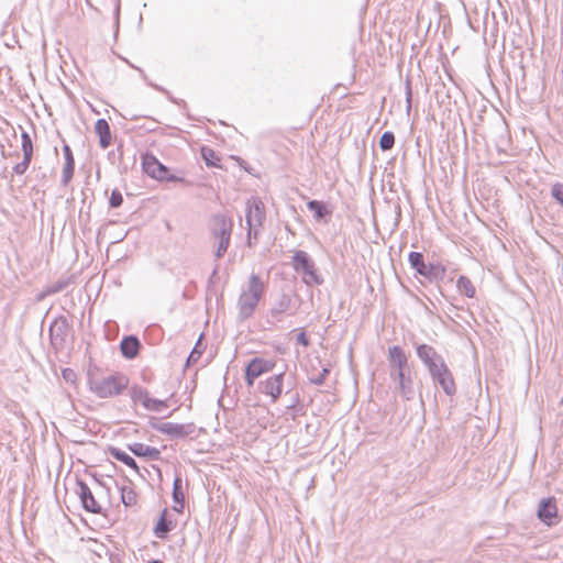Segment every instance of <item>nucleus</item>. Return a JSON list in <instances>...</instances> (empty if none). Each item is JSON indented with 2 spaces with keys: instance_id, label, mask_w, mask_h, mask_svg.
I'll list each match as a JSON object with an SVG mask.
<instances>
[{
  "instance_id": "dca6fc26",
  "label": "nucleus",
  "mask_w": 563,
  "mask_h": 563,
  "mask_svg": "<svg viewBox=\"0 0 563 563\" xmlns=\"http://www.w3.org/2000/svg\"><path fill=\"white\" fill-rule=\"evenodd\" d=\"M394 379L397 380V389L400 394V396L405 400H412L415 398L416 391H415V385H413V378L411 375V372L399 374L391 376Z\"/></svg>"
},
{
  "instance_id": "2eb2a0df",
  "label": "nucleus",
  "mask_w": 563,
  "mask_h": 563,
  "mask_svg": "<svg viewBox=\"0 0 563 563\" xmlns=\"http://www.w3.org/2000/svg\"><path fill=\"white\" fill-rule=\"evenodd\" d=\"M537 516L541 522L551 527L558 518V507L554 497L542 498L539 503Z\"/></svg>"
},
{
  "instance_id": "c9c22d12",
  "label": "nucleus",
  "mask_w": 563,
  "mask_h": 563,
  "mask_svg": "<svg viewBox=\"0 0 563 563\" xmlns=\"http://www.w3.org/2000/svg\"><path fill=\"white\" fill-rule=\"evenodd\" d=\"M123 203V195L122 192L115 188L111 191L109 197V206L110 208L117 209L120 208Z\"/></svg>"
},
{
  "instance_id": "9b49d317",
  "label": "nucleus",
  "mask_w": 563,
  "mask_h": 563,
  "mask_svg": "<svg viewBox=\"0 0 563 563\" xmlns=\"http://www.w3.org/2000/svg\"><path fill=\"white\" fill-rule=\"evenodd\" d=\"M76 495L80 499L81 507L90 514H102L101 505L96 500L88 484L81 479L76 478Z\"/></svg>"
},
{
  "instance_id": "f8f14e48",
  "label": "nucleus",
  "mask_w": 563,
  "mask_h": 563,
  "mask_svg": "<svg viewBox=\"0 0 563 563\" xmlns=\"http://www.w3.org/2000/svg\"><path fill=\"white\" fill-rule=\"evenodd\" d=\"M388 362L390 367V376L411 372L408 357L404 349L399 345L388 347Z\"/></svg>"
},
{
  "instance_id": "de8ad7c7",
  "label": "nucleus",
  "mask_w": 563,
  "mask_h": 563,
  "mask_svg": "<svg viewBox=\"0 0 563 563\" xmlns=\"http://www.w3.org/2000/svg\"><path fill=\"white\" fill-rule=\"evenodd\" d=\"M63 377L66 380H71L75 377V373L71 369H69V368H65L63 371Z\"/></svg>"
},
{
  "instance_id": "9d476101",
  "label": "nucleus",
  "mask_w": 563,
  "mask_h": 563,
  "mask_svg": "<svg viewBox=\"0 0 563 563\" xmlns=\"http://www.w3.org/2000/svg\"><path fill=\"white\" fill-rule=\"evenodd\" d=\"M69 322L65 316L56 317L49 325L48 335L52 346L58 351L64 347L69 331Z\"/></svg>"
},
{
  "instance_id": "58836bf2",
  "label": "nucleus",
  "mask_w": 563,
  "mask_h": 563,
  "mask_svg": "<svg viewBox=\"0 0 563 563\" xmlns=\"http://www.w3.org/2000/svg\"><path fill=\"white\" fill-rule=\"evenodd\" d=\"M152 161H153L154 165H156V172H155V176L153 177V179L163 181V176L167 175L168 167L166 165H164L163 163H161L159 161H154V159H152Z\"/></svg>"
},
{
  "instance_id": "09e8293b",
  "label": "nucleus",
  "mask_w": 563,
  "mask_h": 563,
  "mask_svg": "<svg viewBox=\"0 0 563 563\" xmlns=\"http://www.w3.org/2000/svg\"><path fill=\"white\" fill-rule=\"evenodd\" d=\"M21 141H22V143L33 142L31 135L24 130H22V133H21Z\"/></svg>"
},
{
  "instance_id": "5701e85b",
  "label": "nucleus",
  "mask_w": 563,
  "mask_h": 563,
  "mask_svg": "<svg viewBox=\"0 0 563 563\" xmlns=\"http://www.w3.org/2000/svg\"><path fill=\"white\" fill-rule=\"evenodd\" d=\"M172 498L175 504L174 510L179 514L183 512L185 507V494L183 489V479L179 475L174 478Z\"/></svg>"
},
{
  "instance_id": "0eeeda50",
  "label": "nucleus",
  "mask_w": 563,
  "mask_h": 563,
  "mask_svg": "<svg viewBox=\"0 0 563 563\" xmlns=\"http://www.w3.org/2000/svg\"><path fill=\"white\" fill-rule=\"evenodd\" d=\"M150 427L163 434H167L173 439H184L195 432L196 426L190 423H174V422H156L155 418H151Z\"/></svg>"
},
{
  "instance_id": "20e7f679",
  "label": "nucleus",
  "mask_w": 563,
  "mask_h": 563,
  "mask_svg": "<svg viewBox=\"0 0 563 563\" xmlns=\"http://www.w3.org/2000/svg\"><path fill=\"white\" fill-rule=\"evenodd\" d=\"M291 265L298 274L302 275V282L307 286H320L324 283L323 277L318 273L314 261L306 251H296L291 257Z\"/></svg>"
},
{
  "instance_id": "4be33fe9",
  "label": "nucleus",
  "mask_w": 563,
  "mask_h": 563,
  "mask_svg": "<svg viewBox=\"0 0 563 563\" xmlns=\"http://www.w3.org/2000/svg\"><path fill=\"white\" fill-rule=\"evenodd\" d=\"M95 131L99 137V145L106 150L111 145L112 133L110 125L106 119H98L95 124Z\"/></svg>"
},
{
  "instance_id": "a19ab883",
  "label": "nucleus",
  "mask_w": 563,
  "mask_h": 563,
  "mask_svg": "<svg viewBox=\"0 0 563 563\" xmlns=\"http://www.w3.org/2000/svg\"><path fill=\"white\" fill-rule=\"evenodd\" d=\"M31 162L32 161H30V159L23 158L22 162L15 164L13 166V173L16 175H23L27 170Z\"/></svg>"
},
{
  "instance_id": "393cba45",
  "label": "nucleus",
  "mask_w": 563,
  "mask_h": 563,
  "mask_svg": "<svg viewBox=\"0 0 563 563\" xmlns=\"http://www.w3.org/2000/svg\"><path fill=\"white\" fill-rule=\"evenodd\" d=\"M109 453L117 461L123 463L124 465L134 470L135 472H139V466H137L135 460L130 454L124 452L123 450H121L119 448L111 446L109 449Z\"/></svg>"
},
{
  "instance_id": "e433bc0d",
  "label": "nucleus",
  "mask_w": 563,
  "mask_h": 563,
  "mask_svg": "<svg viewBox=\"0 0 563 563\" xmlns=\"http://www.w3.org/2000/svg\"><path fill=\"white\" fill-rule=\"evenodd\" d=\"M551 196L552 198L563 207V184L555 183L551 187Z\"/></svg>"
},
{
  "instance_id": "7c9ffc66",
  "label": "nucleus",
  "mask_w": 563,
  "mask_h": 563,
  "mask_svg": "<svg viewBox=\"0 0 563 563\" xmlns=\"http://www.w3.org/2000/svg\"><path fill=\"white\" fill-rule=\"evenodd\" d=\"M121 501L125 507H131L136 504L137 495L135 490L129 486L120 487Z\"/></svg>"
},
{
  "instance_id": "a878e982",
  "label": "nucleus",
  "mask_w": 563,
  "mask_h": 563,
  "mask_svg": "<svg viewBox=\"0 0 563 563\" xmlns=\"http://www.w3.org/2000/svg\"><path fill=\"white\" fill-rule=\"evenodd\" d=\"M456 288H457V290L461 294H463L467 298H474L475 297L476 289H475L472 280L468 277L464 276V275H461L457 278Z\"/></svg>"
},
{
  "instance_id": "c85d7f7f",
  "label": "nucleus",
  "mask_w": 563,
  "mask_h": 563,
  "mask_svg": "<svg viewBox=\"0 0 563 563\" xmlns=\"http://www.w3.org/2000/svg\"><path fill=\"white\" fill-rule=\"evenodd\" d=\"M151 158L154 161H158L156 156L153 155L152 153L146 152L142 155V169L147 176L153 178L155 176L156 165H154Z\"/></svg>"
},
{
  "instance_id": "a211bd4d",
  "label": "nucleus",
  "mask_w": 563,
  "mask_h": 563,
  "mask_svg": "<svg viewBox=\"0 0 563 563\" xmlns=\"http://www.w3.org/2000/svg\"><path fill=\"white\" fill-rule=\"evenodd\" d=\"M446 268L442 264L429 262L417 274L424 277L431 284H439L444 278Z\"/></svg>"
},
{
  "instance_id": "bb28decb",
  "label": "nucleus",
  "mask_w": 563,
  "mask_h": 563,
  "mask_svg": "<svg viewBox=\"0 0 563 563\" xmlns=\"http://www.w3.org/2000/svg\"><path fill=\"white\" fill-rule=\"evenodd\" d=\"M202 338H203V333L200 334L198 341L196 342L194 349L191 350V352L189 353L187 360H186V366L189 367L191 365H194L200 357L201 355L203 354L205 350H206V345L202 344Z\"/></svg>"
},
{
  "instance_id": "4c0bfd02",
  "label": "nucleus",
  "mask_w": 563,
  "mask_h": 563,
  "mask_svg": "<svg viewBox=\"0 0 563 563\" xmlns=\"http://www.w3.org/2000/svg\"><path fill=\"white\" fill-rule=\"evenodd\" d=\"M405 95H406V112L409 114L412 108V89L411 81L409 78L405 82Z\"/></svg>"
},
{
  "instance_id": "4468645a",
  "label": "nucleus",
  "mask_w": 563,
  "mask_h": 563,
  "mask_svg": "<svg viewBox=\"0 0 563 563\" xmlns=\"http://www.w3.org/2000/svg\"><path fill=\"white\" fill-rule=\"evenodd\" d=\"M285 373L282 372L279 374L273 375L265 380H261L258 383V390L269 396L272 402H276V400L280 397L283 393Z\"/></svg>"
},
{
  "instance_id": "8fccbe9b",
  "label": "nucleus",
  "mask_w": 563,
  "mask_h": 563,
  "mask_svg": "<svg viewBox=\"0 0 563 563\" xmlns=\"http://www.w3.org/2000/svg\"><path fill=\"white\" fill-rule=\"evenodd\" d=\"M91 477L93 478V481H95L98 485H100V486L106 487L107 489H109V487H107V486H106V484H104V483H103V482H102V481L97 476V474H91Z\"/></svg>"
},
{
  "instance_id": "423d86ee",
  "label": "nucleus",
  "mask_w": 563,
  "mask_h": 563,
  "mask_svg": "<svg viewBox=\"0 0 563 563\" xmlns=\"http://www.w3.org/2000/svg\"><path fill=\"white\" fill-rule=\"evenodd\" d=\"M130 397L134 404L140 402L147 411L161 412L168 407L167 399L153 398L145 387L139 385H133L130 388Z\"/></svg>"
},
{
  "instance_id": "49530a36",
  "label": "nucleus",
  "mask_w": 563,
  "mask_h": 563,
  "mask_svg": "<svg viewBox=\"0 0 563 563\" xmlns=\"http://www.w3.org/2000/svg\"><path fill=\"white\" fill-rule=\"evenodd\" d=\"M296 341L299 345L303 346V347H307L309 344H310V341L306 334L305 331H301L297 334L296 336Z\"/></svg>"
},
{
  "instance_id": "f704fd0d",
  "label": "nucleus",
  "mask_w": 563,
  "mask_h": 563,
  "mask_svg": "<svg viewBox=\"0 0 563 563\" xmlns=\"http://www.w3.org/2000/svg\"><path fill=\"white\" fill-rule=\"evenodd\" d=\"M74 173H75V164H64V168L62 172V179H60V183L63 186L66 187L70 183V180L74 177Z\"/></svg>"
},
{
  "instance_id": "c756f323",
  "label": "nucleus",
  "mask_w": 563,
  "mask_h": 563,
  "mask_svg": "<svg viewBox=\"0 0 563 563\" xmlns=\"http://www.w3.org/2000/svg\"><path fill=\"white\" fill-rule=\"evenodd\" d=\"M137 70L140 71V74L142 75L143 79L147 82V85H148V86L153 87L155 90H157V91H159V92L165 93V95L167 96V98H168L173 103H175V104H177V106H181V107H184V108L186 107V102H185L184 100H178V99H176V98H175V97H173V96L170 95V92H169L167 89H165L164 87L158 86V85H156V84H153V82L148 81V80H147V77H146V75H145V73L143 71V69L137 68Z\"/></svg>"
},
{
  "instance_id": "473e14b6",
  "label": "nucleus",
  "mask_w": 563,
  "mask_h": 563,
  "mask_svg": "<svg viewBox=\"0 0 563 563\" xmlns=\"http://www.w3.org/2000/svg\"><path fill=\"white\" fill-rule=\"evenodd\" d=\"M408 262L416 273L420 272L421 268H424L426 265L424 255L421 252H410L408 255Z\"/></svg>"
},
{
  "instance_id": "6e6552de",
  "label": "nucleus",
  "mask_w": 563,
  "mask_h": 563,
  "mask_svg": "<svg viewBox=\"0 0 563 563\" xmlns=\"http://www.w3.org/2000/svg\"><path fill=\"white\" fill-rule=\"evenodd\" d=\"M429 375L432 382L439 385L446 396L452 397L456 394V384L446 363L438 365L429 372Z\"/></svg>"
},
{
  "instance_id": "6e6d98bb",
  "label": "nucleus",
  "mask_w": 563,
  "mask_h": 563,
  "mask_svg": "<svg viewBox=\"0 0 563 563\" xmlns=\"http://www.w3.org/2000/svg\"><path fill=\"white\" fill-rule=\"evenodd\" d=\"M139 117L137 115H132L130 117V120H134V119H137Z\"/></svg>"
},
{
  "instance_id": "c03bdc74",
  "label": "nucleus",
  "mask_w": 563,
  "mask_h": 563,
  "mask_svg": "<svg viewBox=\"0 0 563 563\" xmlns=\"http://www.w3.org/2000/svg\"><path fill=\"white\" fill-rule=\"evenodd\" d=\"M163 181H167V183H176V181H180V183H184L185 179L183 177H179V176H176L175 174H173L170 172V169L168 168L167 170V175L163 176Z\"/></svg>"
},
{
  "instance_id": "ddd939ff",
  "label": "nucleus",
  "mask_w": 563,
  "mask_h": 563,
  "mask_svg": "<svg viewBox=\"0 0 563 563\" xmlns=\"http://www.w3.org/2000/svg\"><path fill=\"white\" fill-rule=\"evenodd\" d=\"M416 353L428 372L435 368L441 363H445L443 356L439 354L435 349L429 344L421 343L416 345Z\"/></svg>"
},
{
  "instance_id": "aec40b11",
  "label": "nucleus",
  "mask_w": 563,
  "mask_h": 563,
  "mask_svg": "<svg viewBox=\"0 0 563 563\" xmlns=\"http://www.w3.org/2000/svg\"><path fill=\"white\" fill-rule=\"evenodd\" d=\"M128 449L137 457H144L150 461L161 460V451L157 448L141 442H134L128 444Z\"/></svg>"
},
{
  "instance_id": "3c124183",
  "label": "nucleus",
  "mask_w": 563,
  "mask_h": 563,
  "mask_svg": "<svg viewBox=\"0 0 563 563\" xmlns=\"http://www.w3.org/2000/svg\"><path fill=\"white\" fill-rule=\"evenodd\" d=\"M260 228H261V227H254V228H253V232H252V240H255V241L257 240V238H258V232H260Z\"/></svg>"
},
{
  "instance_id": "b1692460",
  "label": "nucleus",
  "mask_w": 563,
  "mask_h": 563,
  "mask_svg": "<svg viewBox=\"0 0 563 563\" xmlns=\"http://www.w3.org/2000/svg\"><path fill=\"white\" fill-rule=\"evenodd\" d=\"M307 208L313 213L316 221H321L325 217H330L332 214V210L329 209L328 206L321 200H309L307 202Z\"/></svg>"
},
{
  "instance_id": "79ce46f5",
  "label": "nucleus",
  "mask_w": 563,
  "mask_h": 563,
  "mask_svg": "<svg viewBox=\"0 0 563 563\" xmlns=\"http://www.w3.org/2000/svg\"><path fill=\"white\" fill-rule=\"evenodd\" d=\"M21 148L23 152V158L32 161V158H33V142L21 143Z\"/></svg>"
},
{
  "instance_id": "2f4dec72",
  "label": "nucleus",
  "mask_w": 563,
  "mask_h": 563,
  "mask_svg": "<svg viewBox=\"0 0 563 563\" xmlns=\"http://www.w3.org/2000/svg\"><path fill=\"white\" fill-rule=\"evenodd\" d=\"M201 156L208 167L219 166L220 158L212 148L208 146H202Z\"/></svg>"
},
{
  "instance_id": "39448f33",
  "label": "nucleus",
  "mask_w": 563,
  "mask_h": 563,
  "mask_svg": "<svg viewBox=\"0 0 563 563\" xmlns=\"http://www.w3.org/2000/svg\"><path fill=\"white\" fill-rule=\"evenodd\" d=\"M265 220L264 203L260 199L249 201L245 210V221L247 224L246 243L247 246L254 245L252 241V232L254 227H262Z\"/></svg>"
},
{
  "instance_id": "603ef678",
  "label": "nucleus",
  "mask_w": 563,
  "mask_h": 563,
  "mask_svg": "<svg viewBox=\"0 0 563 563\" xmlns=\"http://www.w3.org/2000/svg\"><path fill=\"white\" fill-rule=\"evenodd\" d=\"M419 401H420L421 408L424 410V400H423L421 391L419 393Z\"/></svg>"
},
{
  "instance_id": "cd10ccee",
  "label": "nucleus",
  "mask_w": 563,
  "mask_h": 563,
  "mask_svg": "<svg viewBox=\"0 0 563 563\" xmlns=\"http://www.w3.org/2000/svg\"><path fill=\"white\" fill-rule=\"evenodd\" d=\"M68 285V280L59 279L44 288V290L38 295V300L43 299L46 296H51L57 292L63 291Z\"/></svg>"
},
{
  "instance_id": "f257e3e1",
  "label": "nucleus",
  "mask_w": 563,
  "mask_h": 563,
  "mask_svg": "<svg viewBox=\"0 0 563 563\" xmlns=\"http://www.w3.org/2000/svg\"><path fill=\"white\" fill-rule=\"evenodd\" d=\"M89 389L99 398H112L121 395L129 386V377L123 373L102 376L99 367L90 365L87 369Z\"/></svg>"
},
{
  "instance_id": "412c9836",
  "label": "nucleus",
  "mask_w": 563,
  "mask_h": 563,
  "mask_svg": "<svg viewBox=\"0 0 563 563\" xmlns=\"http://www.w3.org/2000/svg\"><path fill=\"white\" fill-rule=\"evenodd\" d=\"M291 301L290 295L282 294L269 310L271 317L277 322L282 321V316L290 309Z\"/></svg>"
},
{
  "instance_id": "37998d69",
  "label": "nucleus",
  "mask_w": 563,
  "mask_h": 563,
  "mask_svg": "<svg viewBox=\"0 0 563 563\" xmlns=\"http://www.w3.org/2000/svg\"><path fill=\"white\" fill-rule=\"evenodd\" d=\"M63 154H64V158H65V164H75L73 151H71L70 146L65 142L63 145Z\"/></svg>"
},
{
  "instance_id": "7ed1b4c3",
  "label": "nucleus",
  "mask_w": 563,
  "mask_h": 563,
  "mask_svg": "<svg viewBox=\"0 0 563 563\" xmlns=\"http://www.w3.org/2000/svg\"><path fill=\"white\" fill-rule=\"evenodd\" d=\"M209 229L212 238L218 241L214 256L219 260L227 253L230 245L233 222L224 214L217 213L211 218Z\"/></svg>"
},
{
  "instance_id": "6ab92c4d",
  "label": "nucleus",
  "mask_w": 563,
  "mask_h": 563,
  "mask_svg": "<svg viewBox=\"0 0 563 563\" xmlns=\"http://www.w3.org/2000/svg\"><path fill=\"white\" fill-rule=\"evenodd\" d=\"M174 528H175V523L168 514V509L164 508L153 528V533L156 538H158L161 540H165L168 537V533Z\"/></svg>"
},
{
  "instance_id": "f3484780",
  "label": "nucleus",
  "mask_w": 563,
  "mask_h": 563,
  "mask_svg": "<svg viewBox=\"0 0 563 563\" xmlns=\"http://www.w3.org/2000/svg\"><path fill=\"white\" fill-rule=\"evenodd\" d=\"M141 341L134 334L124 335L120 342V351L124 358L134 360L141 350Z\"/></svg>"
},
{
  "instance_id": "5fc2aeb1",
  "label": "nucleus",
  "mask_w": 563,
  "mask_h": 563,
  "mask_svg": "<svg viewBox=\"0 0 563 563\" xmlns=\"http://www.w3.org/2000/svg\"><path fill=\"white\" fill-rule=\"evenodd\" d=\"M119 11H120V5L118 4L117 8H115V14L117 15L119 14Z\"/></svg>"
},
{
  "instance_id": "864d4df0",
  "label": "nucleus",
  "mask_w": 563,
  "mask_h": 563,
  "mask_svg": "<svg viewBox=\"0 0 563 563\" xmlns=\"http://www.w3.org/2000/svg\"><path fill=\"white\" fill-rule=\"evenodd\" d=\"M147 563H164V562H163V561H161V560H152V561H150V562H147Z\"/></svg>"
},
{
  "instance_id": "72a5a7b5",
  "label": "nucleus",
  "mask_w": 563,
  "mask_h": 563,
  "mask_svg": "<svg viewBox=\"0 0 563 563\" xmlns=\"http://www.w3.org/2000/svg\"><path fill=\"white\" fill-rule=\"evenodd\" d=\"M395 145V134L391 131H385L379 139V147L383 152L389 151Z\"/></svg>"
},
{
  "instance_id": "a18cd8bd",
  "label": "nucleus",
  "mask_w": 563,
  "mask_h": 563,
  "mask_svg": "<svg viewBox=\"0 0 563 563\" xmlns=\"http://www.w3.org/2000/svg\"><path fill=\"white\" fill-rule=\"evenodd\" d=\"M286 395H290V405L287 406V409H295L300 401L299 393L296 391L291 394L290 391H287Z\"/></svg>"
},
{
  "instance_id": "ea45409f",
  "label": "nucleus",
  "mask_w": 563,
  "mask_h": 563,
  "mask_svg": "<svg viewBox=\"0 0 563 563\" xmlns=\"http://www.w3.org/2000/svg\"><path fill=\"white\" fill-rule=\"evenodd\" d=\"M329 373L330 369L328 367H323L318 375L310 377V383L317 386L323 385L325 377L329 375Z\"/></svg>"
},
{
  "instance_id": "1a4fd4ad",
  "label": "nucleus",
  "mask_w": 563,
  "mask_h": 563,
  "mask_svg": "<svg viewBox=\"0 0 563 563\" xmlns=\"http://www.w3.org/2000/svg\"><path fill=\"white\" fill-rule=\"evenodd\" d=\"M276 365L275 361L263 358V357H253L245 366L244 369V379L249 387L254 385L256 378L261 375L271 372Z\"/></svg>"
},
{
  "instance_id": "f03ea898",
  "label": "nucleus",
  "mask_w": 563,
  "mask_h": 563,
  "mask_svg": "<svg viewBox=\"0 0 563 563\" xmlns=\"http://www.w3.org/2000/svg\"><path fill=\"white\" fill-rule=\"evenodd\" d=\"M265 292V285L261 277L251 274L247 287L242 289L238 299V320L243 322L252 317Z\"/></svg>"
}]
</instances>
